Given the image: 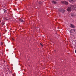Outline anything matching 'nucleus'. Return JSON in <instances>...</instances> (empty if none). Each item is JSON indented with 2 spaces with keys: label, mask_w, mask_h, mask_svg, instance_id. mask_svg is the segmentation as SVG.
<instances>
[{
  "label": "nucleus",
  "mask_w": 76,
  "mask_h": 76,
  "mask_svg": "<svg viewBox=\"0 0 76 76\" xmlns=\"http://www.w3.org/2000/svg\"><path fill=\"white\" fill-rule=\"evenodd\" d=\"M74 8H76V4L74 5H71L70 7H68L67 10L68 12H70V11H71L72 9H74Z\"/></svg>",
  "instance_id": "1"
},
{
  "label": "nucleus",
  "mask_w": 76,
  "mask_h": 76,
  "mask_svg": "<svg viewBox=\"0 0 76 76\" xmlns=\"http://www.w3.org/2000/svg\"><path fill=\"white\" fill-rule=\"evenodd\" d=\"M69 32L70 33V35H72V37H73V35L72 34H72V33H73L74 32H75V29H71L70 30Z\"/></svg>",
  "instance_id": "2"
},
{
  "label": "nucleus",
  "mask_w": 76,
  "mask_h": 76,
  "mask_svg": "<svg viewBox=\"0 0 76 76\" xmlns=\"http://www.w3.org/2000/svg\"><path fill=\"white\" fill-rule=\"evenodd\" d=\"M58 11H59L60 12H61L62 13H64L65 12V10L62 9H60L58 10Z\"/></svg>",
  "instance_id": "3"
},
{
  "label": "nucleus",
  "mask_w": 76,
  "mask_h": 76,
  "mask_svg": "<svg viewBox=\"0 0 76 76\" xmlns=\"http://www.w3.org/2000/svg\"><path fill=\"white\" fill-rule=\"evenodd\" d=\"M61 2L62 3H63V4H68V2L65 1H62Z\"/></svg>",
  "instance_id": "4"
},
{
  "label": "nucleus",
  "mask_w": 76,
  "mask_h": 76,
  "mask_svg": "<svg viewBox=\"0 0 76 76\" xmlns=\"http://www.w3.org/2000/svg\"><path fill=\"white\" fill-rule=\"evenodd\" d=\"M71 15L72 17H74V16L76 15V13H72L71 14Z\"/></svg>",
  "instance_id": "5"
},
{
  "label": "nucleus",
  "mask_w": 76,
  "mask_h": 76,
  "mask_svg": "<svg viewBox=\"0 0 76 76\" xmlns=\"http://www.w3.org/2000/svg\"><path fill=\"white\" fill-rule=\"evenodd\" d=\"M69 2H71V3H73L75 1H76V0H69Z\"/></svg>",
  "instance_id": "6"
},
{
  "label": "nucleus",
  "mask_w": 76,
  "mask_h": 76,
  "mask_svg": "<svg viewBox=\"0 0 76 76\" xmlns=\"http://www.w3.org/2000/svg\"><path fill=\"white\" fill-rule=\"evenodd\" d=\"M70 26L72 28H75V26L72 24H70Z\"/></svg>",
  "instance_id": "7"
},
{
  "label": "nucleus",
  "mask_w": 76,
  "mask_h": 76,
  "mask_svg": "<svg viewBox=\"0 0 76 76\" xmlns=\"http://www.w3.org/2000/svg\"><path fill=\"white\" fill-rule=\"evenodd\" d=\"M52 3L54 4H57V2L53 0L52 1Z\"/></svg>",
  "instance_id": "8"
},
{
  "label": "nucleus",
  "mask_w": 76,
  "mask_h": 76,
  "mask_svg": "<svg viewBox=\"0 0 76 76\" xmlns=\"http://www.w3.org/2000/svg\"><path fill=\"white\" fill-rule=\"evenodd\" d=\"M19 59L17 58L16 59V60H15V62L16 63H17V62H18V64H19Z\"/></svg>",
  "instance_id": "9"
},
{
  "label": "nucleus",
  "mask_w": 76,
  "mask_h": 76,
  "mask_svg": "<svg viewBox=\"0 0 76 76\" xmlns=\"http://www.w3.org/2000/svg\"><path fill=\"white\" fill-rule=\"evenodd\" d=\"M39 4H42V2L41 1H39Z\"/></svg>",
  "instance_id": "10"
},
{
  "label": "nucleus",
  "mask_w": 76,
  "mask_h": 76,
  "mask_svg": "<svg viewBox=\"0 0 76 76\" xmlns=\"http://www.w3.org/2000/svg\"><path fill=\"white\" fill-rule=\"evenodd\" d=\"M3 9L5 13H6V10L4 9L3 8Z\"/></svg>",
  "instance_id": "11"
},
{
  "label": "nucleus",
  "mask_w": 76,
  "mask_h": 76,
  "mask_svg": "<svg viewBox=\"0 0 76 76\" xmlns=\"http://www.w3.org/2000/svg\"><path fill=\"white\" fill-rule=\"evenodd\" d=\"M20 20L21 22H23L24 21L23 20H21V19H20Z\"/></svg>",
  "instance_id": "12"
},
{
  "label": "nucleus",
  "mask_w": 76,
  "mask_h": 76,
  "mask_svg": "<svg viewBox=\"0 0 76 76\" xmlns=\"http://www.w3.org/2000/svg\"><path fill=\"white\" fill-rule=\"evenodd\" d=\"M5 19L6 20H8V18H5Z\"/></svg>",
  "instance_id": "13"
},
{
  "label": "nucleus",
  "mask_w": 76,
  "mask_h": 76,
  "mask_svg": "<svg viewBox=\"0 0 76 76\" xmlns=\"http://www.w3.org/2000/svg\"><path fill=\"white\" fill-rule=\"evenodd\" d=\"M40 44L41 45H42V47H43V45H42V44L40 43Z\"/></svg>",
  "instance_id": "14"
},
{
  "label": "nucleus",
  "mask_w": 76,
  "mask_h": 76,
  "mask_svg": "<svg viewBox=\"0 0 76 76\" xmlns=\"http://www.w3.org/2000/svg\"><path fill=\"white\" fill-rule=\"evenodd\" d=\"M56 1H58L60 0H55Z\"/></svg>",
  "instance_id": "15"
},
{
  "label": "nucleus",
  "mask_w": 76,
  "mask_h": 76,
  "mask_svg": "<svg viewBox=\"0 0 76 76\" xmlns=\"http://www.w3.org/2000/svg\"><path fill=\"white\" fill-rule=\"evenodd\" d=\"M19 8H18V9H17L18 11H19Z\"/></svg>",
  "instance_id": "16"
},
{
  "label": "nucleus",
  "mask_w": 76,
  "mask_h": 76,
  "mask_svg": "<svg viewBox=\"0 0 76 76\" xmlns=\"http://www.w3.org/2000/svg\"><path fill=\"white\" fill-rule=\"evenodd\" d=\"M12 39H13V40H15V39H13V38H12Z\"/></svg>",
  "instance_id": "17"
},
{
  "label": "nucleus",
  "mask_w": 76,
  "mask_h": 76,
  "mask_svg": "<svg viewBox=\"0 0 76 76\" xmlns=\"http://www.w3.org/2000/svg\"><path fill=\"white\" fill-rule=\"evenodd\" d=\"M75 53H76V50H75Z\"/></svg>",
  "instance_id": "18"
},
{
  "label": "nucleus",
  "mask_w": 76,
  "mask_h": 76,
  "mask_svg": "<svg viewBox=\"0 0 76 76\" xmlns=\"http://www.w3.org/2000/svg\"><path fill=\"white\" fill-rule=\"evenodd\" d=\"M2 25H3H3H4V24H3Z\"/></svg>",
  "instance_id": "19"
},
{
  "label": "nucleus",
  "mask_w": 76,
  "mask_h": 76,
  "mask_svg": "<svg viewBox=\"0 0 76 76\" xmlns=\"http://www.w3.org/2000/svg\"><path fill=\"white\" fill-rule=\"evenodd\" d=\"M13 76H14V75H13Z\"/></svg>",
  "instance_id": "20"
},
{
  "label": "nucleus",
  "mask_w": 76,
  "mask_h": 76,
  "mask_svg": "<svg viewBox=\"0 0 76 76\" xmlns=\"http://www.w3.org/2000/svg\"><path fill=\"white\" fill-rule=\"evenodd\" d=\"M45 0V1H46V0Z\"/></svg>",
  "instance_id": "21"
},
{
  "label": "nucleus",
  "mask_w": 76,
  "mask_h": 76,
  "mask_svg": "<svg viewBox=\"0 0 76 76\" xmlns=\"http://www.w3.org/2000/svg\"><path fill=\"white\" fill-rule=\"evenodd\" d=\"M58 28H59V27H58Z\"/></svg>",
  "instance_id": "22"
},
{
  "label": "nucleus",
  "mask_w": 76,
  "mask_h": 76,
  "mask_svg": "<svg viewBox=\"0 0 76 76\" xmlns=\"http://www.w3.org/2000/svg\"><path fill=\"white\" fill-rule=\"evenodd\" d=\"M2 44H2V45H2Z\"/></svg>",
  "instance_id": "23"
},
{
  "label": "nucleus",
  "mask_w": 76,
  "mask_h": 76,
  "mask_svg": "<svg viewBox=\"0 0 76 76\" xmlns=\"http://www.w3.org/2000/svg\"><path fill=\"white\" fill-rule=\"evenodd\" d=\"M28 60H29V59H28Z\"/></svg>",
  "instance_id": "24"
}]
</instances>
